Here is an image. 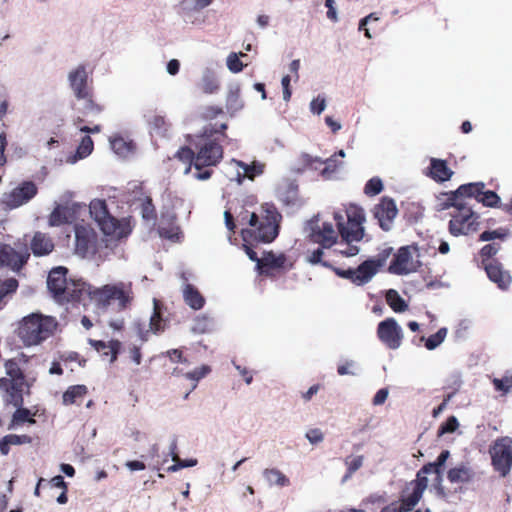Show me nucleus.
Returning a JSON list of instances; mask_svg holds the SVG:
<instances>
[{"label": "nucleus", "mask_w": 512, "mask_h": 512, "mask_svg": "<svg viewBox=\"0 0 512 512\" xmlns=\"http://www.w3.org/2000/svg\"><path fill=\"white\" fill-rule=\"evenodd\" d=\"M158 232H159L160 237L166 238L172 242H178L180 240V235H181L180 229L178 226H176L172 223H169V225L166 227V226H164V223L161 222V224L158 228Z\"/></svg>", "instance_id": "4c0bfd02"}, {"label": "nucleus", "mask_w": 512, "mask_h": 512, "mask_svg": "<svg viewBox=\"0 0 512 512\" xmlns=\"http://www.w3.org/2000/svg\"><path fill=\"white\" fill-rule=\"evenodd\" d=\"M493 469L501 476L509 475L512 468V438L496 439L489 449Z\"/></svg>", "instance_id": "0eeeda50"}, {"label": "nucleus", "mask_w": 512, "mask_h": 512, "mask_svg": "<svg viewBox=\"0 0 512 512\" xmlns=\"http://www.w3.org/2000/svg\"><path fill=\"white\" fill-rule=\"evenodd\" d=\"M286 257L284 254L276 255L273 252H267L261 258V267L279 269L284 266Z\"/></svg>", "instance_id": "c9c22d12"}, {"label": "nucleus", "mask_w": 512, "mask_h": 512, "mask_svg": "<svg viewBox=\"0 0 512 512\" xmlns=\"http://www.w3.org/2000/svg\"><path fill=\"white\" fill-rule=\"evenodd\" d=\"M213 328V320L206 316L201 315L196 317L194 320V325L192 327L193 332L203 334L211 331Z\"/></svg>", "instance_id": "a19ab883"}, {"label": "nucleus", "mask_w": 512, "mask_h": 512, "mask_svg": "<svg viewBox=\"0 0 512 512\" xmlns=\"http://www.w3.org/2000/svg\"><path fill=\"white\" fill-rule=\"evenodd\" d=\"M263 212L264 214L261 218H259L256 213H252L250 215L249 224L255 229L242 230V237L244 241H247L249 236L253 237L256 241L269 243L277 237L281 215L273 206L266 207Z\"/></svg>", "instance_id": "7ed1b4c3"}, {"label": "nucleus", "mask_w": 512, "mask_h": 512, "mask_svg": "<svg viewBox=\"0 0 512 512\" xmlns=\"http://www.w3.org/2000/svg\"><path fill=\"white\" fill-rule=\"evenodd\" d=\"M89 343L91 346L99 353H102V355L108 356L110 355V362H114L117 358V353L120 349L121 343L117 340L110 341L109 343H106L104 341L99 340H89Z\"/></svg>", "instance_id": "a878e982"}, {"label": "nucleus", "mask_w": 512, "mask_h": 512, "mask_svg": "<svg viewBox=\"0 0 512 512\" xmlns=\"http://www.w3.org/2000/svg\"><path fill=\"white\" fill-rule=\"evenodd\" d=\"M247 55L243 52L235 53L231 52L226 58V65L230 72L239 73L243 70L244 64L241 62L240 57H246Z\"/></svg>", "instance_id": "58836bf2"}, {"label": "nucleus", "mask_w": 512, "mask_h": 512, "mask_svg": "<svg viewBox=\"0 0 512 512\" xmlns=\"http://www.w3.org/2000/svg\"><path fill=\"white\" fill-rule=\"evenodd\" d=\"M4 366L6 374L13 380V385H20L22 387L24 377L18 363L15 360H8Z\"/></svg>", "instance_id": "e433bc0d"}, {"label": "nucleus", "mask_w": 512, "mask_h": 512, "mask_svg": "<svg viewBox=\"0 0 512 512\" xmlns=\"http://www.w3.org/2000/svg\"><path fill=\"white\" fill-rule=\"evenodd\" d=\"M57 327L53 317L31 313L18 326V336L25 346L38 345L49 338Z\"/></svg>", "instance_id": "f03ea898"}, {"label": "nucleus", "mask_w": 512, "mask_h": 512, "mask_svg": "<svg viewBox=\"0 0 512 512\" xmlns=\"http://www.w3.org/2000/svg\"><path fill=\"white\" fill-rule=\"evenodd\" d=\"M482 264L487 277L495 283L498 288L502 290L508 289L511 284V276L508 271L503 269L502 264L499 261L492 260L488 263H484V260L482 259Z\"/></svg>", "instance_id": "6ab92c4d"}, {"label": "nucleus", "mask_w": 512, "mask_h": 512, "mask_svg": "<svg viewBox=\"0 0 512 512\" xmlns=\"http://www.w3.org/2000/svg\"><path fill=\"white\" fill-rule=\"evenodd\" d=\"M140 212H141V215H142V218L146 221H151V222H155V219H156V212H155V207L152 203V199L148 196H146L142 203H141V207H140Z\"/></svg>", "instance_id": "37998d69"}, {"label": "nucleus", "mask_w": 512, "mask_h": 512, "mask_svg": "<svg viewBox=\"0 0 512 512\" xmlns=\"http://www.w3.org/2000/svg\"><path fill=\"white\" fill-rule=\"evenodd\" d=\"M484 188V183L482 182V189ZM482 206L490 207V208H501L503 204L501 203L500 197L496 192L487 190H482Z\"/></svg>", "instance_id": "ea45409f"}, {"label": "nucleus", "mask_w": 512, "mask_h": 512, "mask_svg": "<svg viewBox=\"0 0 512 512\" xmlns=\"http://www.w3.org/2000/svg\"><path fill=\"white\" fill-rule=\"evenodd\" d=\"M383 189V183L380 178H371L364 187L365 194L369 196H375L379 194Z\"/></svg>", "instance_id": "864d4df0"}, {"label": "nucleus", "mask_w": 512, "mask_h": 512, "mask_svg": "<svg viewBox=\"0 0 512 512\" xmlns=\"http://www.w3.org/2000/svg\"><path fill=\"white\" fill-rule=\"evenodd\" d=\"M306 439L313 445L319 444L324 440V435L320 429H311L306 435Z\"/></svg>", "instance_id": "680f3d73"}, {"label": "nucleus", "mask_w": 512, "mask_h": 512, "mask_svg": "<svg viewBox=\"0 0 512 512\" xmlns=\"http://www.w3.org/2000/svg\"><path fill=\"white\" fill-rule=\"evenodd\" d=\"M428 474H434V465H424L417 472L416 479L407 485L404 496L410 502V506H416L422 498L423 492L428 486Z\"/></svg>", "instance_id": "2eb2a0df"}, {"label": "nucleus", "mask_w": 512, "mask_h": 512, "mask_svg": "<svg viewBox=\"0 0 512 512\" xmlns=\"http://www.w3.org/2000/svg\"><path fill=\"white\" fill-rule=\"evenodd\" d=\"M54 248V244L49 236L42 232H36L31 241V250L35 256L49 254Z\"/></svg>", "instance_id": "5701e85b"}, {"label": "nucleus", "mask_w": 512, "mask_h": 512, "mask_svg": "<svg viewBox=\"0 0 512 512\" xmlns=\"http://www.w3.org/2000/svg\"><path fill=\"white\" fill-rule=\"evenodd\" d=\"M184 302L193 310L201 309L205 304V298L197 288L191 284H185L182 289Z\"/></svg>", "instance_id": "b1692460"}, {"label": "nucleus", "mask_w": 512, "mask_h": 512, "mask_svg": "<svg viewBox=\"0 0 512 512\" xmlns=\"http://www.w3.org/2000/svg\"><path fill=\"white\" fill-rule=\"evenodd\" d=\"M89 212L105 239L99 243L97 234L91 227L76 225L75 252L83 258L98 252L102 243H105L106 248H112L118 240L126 238L132 231L129 220H118L110 214L105 200H92L89 205Z\"/></svg>", "instance_id": "f257e3e1"}, {"label": "nucleus", "mask_w": 512, "mask_h": 512, "mask_svg": "<svg viewBox=\"0 0 512 512\" xmlns=\"http://www.w3.org/2000/svg\"><path fill=\"white\" fill-rule=\"evenodd\" d=\"M318 220H311L306 230L309 231V237L315 243L320 244L323 248H330L336 243L337 234L331 223H323L322 228L317 226Z\"/></svg>", "instance_id": "dca6fc26"}, {"label": "nucleus", "mask_w": 512, "mask_h": 512, "mask_svg": "<svg viewBox=\"0 0 512 512\" xmlns=\"http://www.w3.org/2000/svg\"><path fill=\"white\" fill-rule=\"evenodd\" d=\"M509 235V230L504 227H500L498 229L492 231H484L482 232V242L486 241H494L499 240L500 242L504 241Z\"/></svg>", "instance_id": "c03bdc74"}, {"label": "nucleus", "mask_w": 512, "mask_h": 512, "mask_svg": "<svg viewBox=\"0 0 512 512\" xmlns=\"http://www.w3.org/2000/svg\"><path fill=\"white\" fill-rule=\"evenodd\" d=\"M68 222L66 208L58 205L49 216L50 226H60Z\"/></svg>", "instance_id": "49530a36"}, {"label": "nucleus", "mask_w": 512, "mask_h": 512, "mask_svg": "<svg viewBox=\"0 0 512 512\" xmlns=\"http://www.w3.org/2000/svg\"><path fill=\"white\" fill-rule=\"evenodd\" d=\"M96 295L104 304H109L112 300L118 301L120 309L129 307L134 298L131 282L104 285L96 291Z\"/></svg>", "instance_id": "6e6552de"}, {"label": "nucleus", "mask_w": 512, "mask_h": 512, "mask_svg": "<svg viewBox=\"0 0 512 512\" xmlns=\"http://www.w3.org/2000/svg\"><path fill=\"white\" fill-rule=\"evenodd\" d=\"M87 79L88 75L84 65H79L68 73L70 87L77 99L86 97L88 92H90L87 86Z\"/></svg>", "instance_id": "aec40b11"}, {"label": "nucleus", "mask_w": 512, "mask_h": 512, "mask_svg": "<svg viewBox=\"0 0 512 512\" xmlns=\"http://www.w3.org/2000/svg\"><path fill=\"white\" fill-rule=\"evenodd\" d=\"M7 440L11 445H21V444H29L31 443V438L27 435H16V434H9L6 435Z\"/></svg>", "instance_id": "0e129e2a"}, {"label": "nucleus", "mask_w": 512, "mask_h": 512, "mask_svg": "<svg viewBox=\"0 0 512 512\" xmlns=\"http://www.w3.org/2000/svg\"><path fill=\"white\" fill-rule=\"evenodd\" d=\"M386 300L388 305L395 312H404L408 309V305L405 300L399 295L394 289H389L386 293Z\"/></svg>", "instance_id": "2f4dec72"}, {"label": "nucleus", "mask_w": 512, "mask_h": 512, "mask_svg": "<svg viewBox=\"0 0 512 512\" xmlns=\"http://www.w3.org/2000/svg\"><path fill=\"white\" fill-rule=\"evenodd\" d=\"M29 255L15 251L9 245H0V264L10 267L12 270H19L27 261Z\"/></svg>", "instance_id": "4be33fe9"}, {"label": "nucleus", "mask_w": 512, "mask_h": 512, "mask_svg": "<svg viewBox=\"0 0 512 512\" xmlns=\"http://www.w3.org/2000/svg\"><path fill=\"white\" fill-rule=\"evenodd\" d=\"M93 147L94 145L91 137L88 135L84 136L77 147L75 155L69 158L68 161L70 163H75L78 159H83L89 156L93 151Z\"/></svg>", "instance_id": "7c9ffc66"}, {"label": "nucleus", "mask_w": 512, "mask_h": 512, "mask_svg": "<svg viewBox=\"0 0 512 512\" xmlns=\"http://www.w3.org/2000/svg\"><path fill=\"white\" fill-rule=\"evenodd\" d=\"M199 85L206 94H213L219 89V82L213 69L208 67L203 69Z\"/></svg>", "instance_id": "bb28decb"}, {"label": "nucleus", "mask_w": 512, "mask_h": 512, "mask_svg": "<svg viewBox=\"0 0 512 512\" xmlns=\"http://www.w3.org/2000/svg\"><path fill=\"white\" fill-rule=\"evenodd\" d=\"M37 186L32 181H24L19 186L1 196V203L7 209L18 208L29 202L37 194Z\"/></svg>", "instance_id": "1a4fd4ad"}, {"label": "nucleus", "mask_w": 512, "mask_h": 512, "mask_svg": "<svg viewBox=\"0 0 512 512\" xmlns=\"http://www.w3.org/2000/svg\"><path fill=\"white\" fill-rule=\"evenodd\" d=\"M162 317L160 315V302L154 298L153 299V314L149 319V323H136V331L141 339V341L145 342L148 340L151 333H158L164 330V324L162 323Z\"/></svg>", "instance_id": "a211bd4d"}, {"label": "nucleus", "mask_w": 512, "mask_h": 512, "mask_svg": "<svg viewBox=\"0 0 512 512\" xmlns=\"http://www.w3.org/2000/svg\"><path fill=\"white\" fill-rule=\"evenodd\" d=\"M388 395H389V391L387 388H382V389L378 390L373 398V404L377 405V406L382 405L387 400Z\"/></svg>", "instance_id": "774afa93"}, {"label": "nucleus", "mask_w": 512, "mask_h": 512, "mask_svg": "<svg viewBox=\"0 0 512 512\" xmlns=\"http://www.w3.org/2000/svg\"><path fill=\"white\" fill-rule=\"evenodd\" d=\"M415 506H410V502L407 501V498L403 495L401 501L393 502L390 505L384 507L381 512H409Z\"/></svg>", "instance_id": "de8ad7c7"}, {"label": "nucleus", "mask_w": 512, "mask_h": 512, "mask_svg": "<svg viewBox=\"0 0 512 512\" xmlns=\"http://www.w3.org/2000/svg\"><path fill=\"white\" fill-rule=\"evenodd\" d=\"M450 456V452L448 450H443L439 456L437 457L436 461L433 463H428V465H434V474H435V480L440 485L442 483V472L441 469L444 466L445 462L448 460Z\"/></svg>", "instance_id": "79ce46f5"}, {"label": "nucleus", "mask_w": 512, "mask_h": 512, "mask_svg": "<svg viewBox=\"0 0 512 512\" xmlns=\"http://www.w3.org/2000/svg\"><path fill=\"white\" fill-rule=\"evenodd\" d=\"M67 268L59 266L53 268L47 278V287L58 303L79 301L84 291L85 283H67Z\"/></svg>", "instance_id": "20e7f679"}, {"label": "nucleus", "mask_w": 512, "mask_h": 512, "mask_svg": "<svg viewBox=\"0 0 512 512\" xmlns=\"http://www.w3.org/2000/svg\"><path fill=\"white\" fill-rule=\"evenodd\" d=\"M326 99L322 95H318L310 102V111L313 114L320 115L326 109Z\"/></svg>", "instance_id": "13d9d810"}, {"label": "nucleus", "mask_w": 512, "mask_h": 512, "mask_svg": "<svg viewBox=\"0 0 512 512\" xmlns=\"http://www.w3.org/2000/svg\"><path fill=\"white\" fill-rule=\"evenodd\" d=\"M475 203V200H467L451 213L449 231L452 235H469L478 231V215L473 211Z\"/></svg>", "instance_id": "39448f33"}, {"label": "nucleus", "mask_w": 512, "mask_h": 512, "mask_svg": "<svg viewBox=\"0 0 512 512\" xmlns=\"http://www.w3.org/2000/svg\"><path fill=\"white\" fill-rule=\"evenodd\" d=\"M323 249L324 248L321 246L309 253L307 255V261L312 265L321 264L324 267H330L327 262L322 261V256L324 254Z\"/></svg>", "instance_id": "4d7b16f0"}, {"label": "nucleus", "mask_w": 512, "mask_h": 512, "mask_svg": "<svg viewBox=\"0 0 512 512\" xmlns=\"http://www.w3.org/2000/svg\"><path fill=\"white\" fill-rule=\"evenodd\" d=\"M14 422H25L35 423V420L30 418V410L26 408H19L13 415Z\"/></svg>", "instance_id": "052dcab7"}, {"label": "nucleus", "mask_w": 512, "mask_h": 512, "mask_svg": "<svg viewBox=\"0 0 512 512\" xmlns=\"http://www.w3.org/2000/svg\"><path fill=\"white\" fill-rule=\"evenodd\" d=\"M227 109L230 111H238L242 108V101L240 99V87L239 85H231L227 94Z\"/></svg>", "instance_id": "473e14b6"}, {"label": "nucleus", "mask_w": 512, "mask_h": 512, "mask_svg": "<svg viewBox=\"0 0 512 512\" xmlns=\"http://www.w3.org/2000/svg\"><path fill=\"white\" fill-rule=\"evenodd\" d=\"M347 222L341 232L342 239L350 244L359 242L364 237L363 222L365 221L364 211L361 208L351 207L346 211Z\"/></svg>", "instance_id": "9d476101"}, {"label": "nucleus", "mask_w": 512, "mask_h": 512, "mask_svg": "<svg viewBox=\"0 0 512 512\" xmlns=\"http://www.w3.org/2000/svg\"><path fill=\"white\" fill-rule=\"evenodd\" d=\"M325 6L328 8V11H327L328 19L332 20L333 22H337L338 21V13L335 8V1L334 0H325Z\"/></svg>", "instance_id": "338daca9"}, {"label": "nucleus", "mask_w": 512, "mask_h": 512, "mask_svg": "<svg viewBox=\"0 0 512 512\" xmlns=\"http://www.w3.org/2000/svg\"><path fill=\"white\" fill-rule=\"evenodd\" d=\"M223 157L222 146L213 140H206L199 147L194 158V168L201 170L204 167L217 165Z\"/></svg>", "instance_id": "f8f14e48"}, {"label": "nucleus", "mask_w": 512, "mask_h": 512, "mask_svg": "<svg viewBox=\"0 0 512 512\" xmlns=\"http://www.w3.org/2000/svg\"><path fill=\"white\" fill-rule=\"evenodd\" d=\"M416 252V248L401 247L389 266V272L397 275L415 272L420 265V262L413 257V253Z\"/></svg>", "instance_id": "4468645a"}, {"label": "nucleus", "mask_w": 512, "mask_h": 512, "mask_svg": "<svg viewBox=\"0 0 512 512\" xmlns=\"http://www.w3.org/2000/svg\"><path fill=\"white\" fill-rule=\"evenodd\" d=\"M492 383L496 391L507 394L512 389V375H506L503 378H493Z\"/></svg>", "instance_id": "3c124183"}, {"label": "nucleus", "mask_w": 512, "mask_h": 512, "mask_svg": "<svg viewBox=\"0 0 512 512\" xmlns=\"http://www.w3.org/2000/svg\"><path fill=\"white\" fill-rule=\"evenodd\" d=\"M112 150L120 157H127L132 152V142L126 141L122 137H114L110 139Z\"/></svg>", "instance_id": "72a5a7b5"}, {"label": "nucleus", "mask_w": 512, "mask_h": 512, "mask_svg": "<svg viewBox=\"0 0 512 512\" xmlns=\"http://www.w3.org/2000/svg\"><path fill=\"white\" fill-rule=\"evenodd\" d=\"M447 329L440 328L435 334L429 336L426 339L425 346L428 350H434L437 348L446 338Z\"/></svg>", "instance_id": "09e8293b"}, {"label": "nucleus", "mask_w": 512, "mask_h": 512, "mask_svg": "<svg viewBox=\"0 0 512 512\" xmlns=\"http://www.w3.org/2000/svg\"><path fill=\"white\" fill-rule=\"evenodd\" d=\"M389 251L385 250L377 258H370L361 263L357 268H353V284L363 286L370 282L377 274L379 268L385 265Z\"/></svg>", "instance_id": "9b49d317"}, {"label": "nucleus", "mask_w": 512, "mask_h": 512, "mask_svg": "<svg viewBox=\"0 0 512 512\" xmlns=\"http://www.w3.org/2000/svg\"><path fill=\"white\" fill-rule=\"evenodd\" d=\"M458 420L455 416L449 417L438 429V436L452 433L458 428Z\"/></svg>", "instance_id": "6e6d98bb"}, {"label": "nucleus", "mask_w": 512, "mask_h": 512, "mask_svg": "<svg viewBox=\"0 0 512 512\" xmlns=\"http://www.w3.org/2000/svg\"><path fill=\"white\" fill-rule=\"evenodd\" d=\"M87 393L85 385H74L69 387L63 394V403L65 405L74 404L78 398H82Z\"/></svg>", "instance_id": "f704fd0d"}, {"label": "nucleus", "mask_w": 512, "mask_h": 512, "mask_svg": "<svg viewBox=\"0 0 512 512\" xmlns=\"http://www.w3.org/2000/svg\"><path fill=\"white\" fill-rule=\"evenodd\" d=\"M78 100L82 101V113L84 115H97L101 112V107L91 99L90 92L86 97H80Z\"/></svg>", "instance_id": "a18cd8bd"}, {"label": "nucleus", "mask_w": 512, "mask_h": 512, "mask_svg": "<svg viewBox=\"0 0 512 512\" xmlns=\"http://www.w3.org/2000/svg\"><path fill=\"white\" fill-rule=\"evenodd\" d=\"M176 157H178L183 162H189L194 166V158L195 153L189 147H182L177 153Z\"/></svg>", "instance_id": "bf43d9fd"}, {"label": "nucleus", "mask_w": 512, "mask_h": 512, "mask_svg": "<svg viewBox=\"0 0 512 512\" xmlns=\"http://www.w3.org/2000/svg\"><path fill=\"white\" fill-rule=\"evenodd\" d=\"M18 287V282L16 279H7L3 282L0 289H3L4 297L11 292H14Z\"/></svg>", "instance_id": "69168bd1"}, {"label": "nucleus", "mask_w": 512, "mask_h": 512, "mask_svg": "<svg viewBox=\"0 0 512 512\" xmlns=\"http://www.w3.org/2000/svg\"><path fill=\"white\" fill-rule=\"evenodd\" d=\"M501 244L500 242H492L489 244H486L482 246V257H492L497 254V252L500 250Z\"/></svg>", "instance_id": "e2e57ef3"}, {"label": "nucleus", "mask_w": 512, "mask_h": 512, "mask_svg": "<svg viewBox=\"0 0 512 512\" xmlns=\"http://www.w3.org/2000/svg\"><path fill=\"white\" fill-rule=\"evenodd\" d=\"M374 217L384 231H390L393 221L398 214L396 203L393 199L384 197L373 209Z\"/></svg>", "instance_id": "f3484780"}, {"label": "nucleus", "mask_w": 512, "mask_h": 512, "mask_svg": "<svg viewBox=\"0 0 512 512\" xmlns=\"http://www.w3.org/2000/svg\"><path fill=\"white\" fill-rule=\"evenodd\" d=\"M476 477V471L469 462H460L447 472L452 484H468Z\"/></svg>", "instance_id": "412c9836"}, {"label": "nucleus", "mask_w": 512, "mask_h": 512, "mask_svg": "<svg viewBox=\"0 0 512 512\" xmlns=\"http://www.w3.org/2000/svg\"><path fill=\"white\" fill-rule=\"evenodd\" d=\"M364 462V457L362 455L358 456H347L344 460V463L349 470L350 474H354L357 470H359Z\"/></svg>", "instance_id": "5fc2aeb1"}, {"label": "nucleus", "mask_w": 512, "mask_h": 512, "mask_svg": "<svg viewBox=\"0 0 512 512\" xmlns=\"http://www.w3.org/2000/svg\"><path fill=\"white\" fill-rule=\"evenodd\" d=\"M453 172L448 168L446 162L441 159L432 158L430 163V176L438 182H444L451 178Z\"/></svg>", "instance_id": "393cba45"}, {"label": "nucleus", "mask_w": 512, "mask_h": 512, "mask_svg": "<svg viewBox=\"0 0 512 512\" xmlns=\"http://www.w3.org/2000/svg\"><path fill=\"white\" fill-rule=\"evenodd\" d=\"M467 200L480 202V183H468L461 185L454 192L440 193L436 198L435 208L437 211H443L450 207L457 210Z\"/></svg>", "instance_id": "423d86ee"}, {"label": "nucleus", "mask_w": 512, "mask_h": 512, "mask_svg": "<svg viewBox=\"0 0 512 512\" xmlns=\"http://www.w3.org/2000/svg\"><path fill=\"white\" fill-rule=\"evenodd\" d=\"M172 460L174 464L167 468L168 472H177L182 468L194 467L197 465L196 459L181 460L177 454H173Z\"/></svg>", "instance_id": "8fccbe9b"}, {"label": "nucleus", "mask_w": 512, "mask_h": 512, "mask_svg": "<svg viewBox=\"0 0 512 512\" xmlns=\"http://www.w3.org/2000/svg\"><path fill=\"white\" fill-rule=\"evenodd\" d=\"M0 390L9 394V398L7 399L8 402L13 403L15 406L22 403L21 396L18 395V393L22 391V387L20 385L14 386L12 379L1 378Z\"/></svg>", "instance_id": "cd10ccee"}, {"label": "nucleus", "mask_w": 512, "mask_h": 512, "mask_svg": "<svg viewBox=\"0 0 512 512\" xmlns=\"http://www.w3.org/2000/svg\"><path fill=\"white\" fill-rule=\"evenodd\" d=\"M210 367L207 366V365H203L199 368H196L195 370L191 371V372H187L185 374V377L189 380H192L194 381V385L192 387V389H195L196 386H197V382L204 378L209 372H210Z\"/></svg>", "instance_id": "603ef678"}, {"label": "nucleus", "mask_w": 512, "mask_h": 512, "mask_svg": "<svg viewBox=\"0 0 512 512\" xmlns=\"http://www.w3.org/2000/svg\"><path fill=\"white\" fill-rule=\"evenodd\" d=\"M377 335L390 349H398L403 339V330L394 318H387L378 324Z\"/></svg>", "instance_id": "ddd939ff"}, {"label": "nucleus", "mask_w": 512, "mask_h": 512, "mask_svg": "<svg viewBox=\"0 0 512 512\" xmlns=\"http://www.w3.org/2000/svg\"><path fill=\"white\" fill-rule=\"evenodd\" d=\"M263 477L270 486L276 485L280 487L288 486L289 479L278 469L271 468L263 471Z\"/></svg>", "instance_id": "c756f323"}, {"label": "nucleus", "mask_w": 512, "mask_h": 512, "mask_svg": "<svg viewBox=\"0 0 512 512\" xmlns=\"http://www.w3.org/2000/svg\"><path fill=\"white\" fill-rule=\"evenodd\" d=\"M232 164L242 169V174L238 171L237 178L238 182L241 183V177H248L249 179H253L256 175H260L263 173V165L261 164H253L248 165L242 161H238L233 159Z\"/></svg>", "instance_id": "c85d7f7f"}]
</instances>
